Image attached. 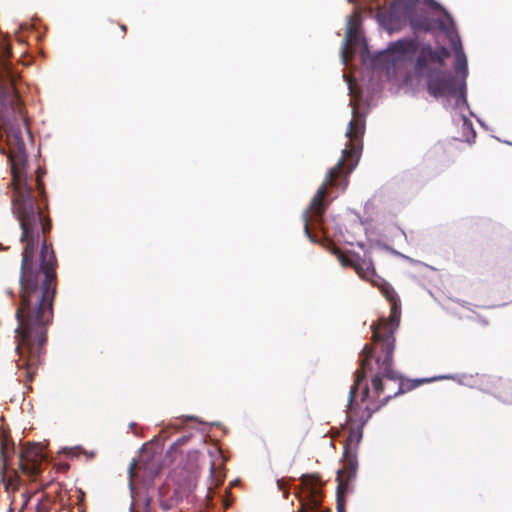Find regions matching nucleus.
Segmentation results:
<instances>
[{"label": "nucleus", "mask_w": 512, "mask_h": 512, "mask_svg": "<svg viewBox=\"0 0 512 512\" xmlns=\"http://www.w3.org/2000/svg\"><path fill=\"white\" fill-rule=\"evenodd\" d=\"M450 56V51L446 47H440L435 50L430 44H423L415 62L414 72L423 73L427 68H443L444 61Z\"/></svg>", "instance_id": "4468645a"}, {"label": "nucleus", "mask_w": 512, "mask_h": 512, "mask_svg": "<svg viewBox=\"0 0 512 512\" xmlns=\"http://www.w3.org/2000/svg\"><path fill=\"white\" fill-rule=\"evenodd\" d=\"M343 460L344 468L337 471L336 480L338 485L336 493L346 495L350 491V481L355 478L358 468L356 451L350 448L349 445L344 446Z\"/></svg>", "instance_id": "2eb2a0df"}, {"label": "nucleus", "mask_w": 512, "mask_h": 512, "mask_svg": "<svg viewBox=\"0 0 512 512\" xmlns=\"http://www.w3.org/2000/svg\"><path fill=\"white\" fill-rule=\"evenodd\" d=\"M353 118L348 123L346 137L349 145L342 151V157L326 175L325 181L318 188L311 200L310 206L303 211L304 232L312 243H318L319 238L314 233L321 231L324 222V212L328 203L324 202L327 186L344 190L348 184V175L355 169L362 151V137L365 131V120L352 106Z\"/></svg>", "instance_id": "f03ea898"}, {"label": "nucleus", "mask_w": 512, "mask_h": 512, "mask_svg": "<svg viewBox=\"0 0 512 512\" xmlns=\"http://www.w3.org/2000/svg\"><path fill=\"white\" fill-rule=\"evenodd\" d=\"M343 78L344 80L346 81V84H347V88H348V91H349V94L354 97L355 96V89H354V85H353V81L351 78H348L346 76V74L344 73L343 74Z\"/></svg>", "instance_id": "a878e982"}, {"label": "nucleus", "mask_w": 512, "mask_h": 512, "mask_svg": "<svg viewBox=\"0 0 512 512\" xmlns=\"http://www.w3.org/2000/svg\"><path fill=\"white\" fill-rule=\"evenodd\" d=\"M381 292L391 304V313L388 320H383L382 322L384 331L372 326L373 340L381 343V350L384 353L383 359L380 357L376 358L378 373L372 378V386L377 395H380L384 391L383 377L392 381L401 379V376L392 368L395 348L393 333L400 323L401 302L398 294L389 283H383Z\"/></svg>", "instance_id": "20e7f679"}, {"label": "nucleus", "mask_w": 512, "mask_h": 512, "mask_svg": "<svg viewBox=\"0 0 512 512\" xmlns=\"http://www.w3.org/2000/svg\"><path fill=\"white\" fill-rule=\"evenodd\" d=\"M190 438H191V435H186V436H182V437L178 438L175 442L172 443L170 449L175 450V449L181 447L182 445L187 443Z\"/></svg>", "instance_id": "b1692460"}, {"label": "nucleus", "mask_w": 512, "mask_h": 512, "mask_svg": "<svg viewBox=\"0 0 512 512\" xmlns=\"http://www.w3.org/2000/svg\"><path fill=\"white\" fill-rule=\"evenodd\" d=\"M225 494L226 495H220L219 497H220L222 505L225 508H229L231 506L232 502H233V499L230 497L229 489L225 490Z\"/></svg>", "instance_id": "393cba45"}, {"label": "nucleus", "mask_w": 512, "mask_h": 512, "mask_svg": "<svg viewBox=\"0 0 512 512\" xmlns=\"http://www.w3.org/2000/svg\"><path fill=\"white\" fill-rule=\"evenodd\" d=\"M506 143H507L508 145H512V142H508V141H507Z\"/></svg>", "instance_id": "ea45409f"}, {"label": "nucleus", "mask_w": 512, "mask_h": 512, "mask_svg": "<svg viewBox=\"0 0 512 512\" xmlns=\"http://www.w3.org/2000/svg\"><path fill=\"white\" fill-rule=\"evenodd\" d=\"M14 450H15V448H14L13 443L12 444L5 443V442L2 443L1 452H2V456L5 461H8L12 457Z\"/></svg>", "instance_id": "4be33fe9"}, {"label": "nucleus", "mask_w": 512, "mask_h": 512, "mask_svg": "<svg viewBox=\"0 0 512 512\" xmlns=\"http://www.w3.org/2000/svg\"><path fill=\"white\" fill-rule=\"evenodd\" d=\"M7 293H8L9 295H12V294H13L12 290H7Z\"/></svg>", "instance_id": "e433bc0d"}, {"label": "nucleus", "mask_w": 512, "mask_h": 512, "mask_svg": "<svg viewBox=\"0 0 512 512\" xmlns=\"http://www.w3.org/2000/svg\"><path fill=\"white\" fill-rule=\"evenodd\" d=\"M360 22L356 16L348 18V26L345 37L340 48V58L343 65H347L348 55L351 52L354 55L357 47L361 48V56L363 61L369 56L368 44L360 34Z\"/></svg>", "instance_id": "9b49d317"}, {"label": "nucleus", "mask_w": 512, "mask_h": 512, "mask_svg": "<svg viewBox=\"0 0 512 512\" xmlns=\"http://www.w3.org/2000/svg\"><path fill=\"white\" fill-rule=\"evenodd\" d=\"M369 396V388L367 385L362 390V401H365Z\"/></svg>", "instance_id": "cd10ccee"}, {"label": "nucleus", "mask_w": 512, "mask_h": 512, "mask_svg": "<svg viewBox=\"0 0 512 512\" xmlns=\"http://www.w3.org/2000/svg\"><path fill=\"white\" fill-rule=\"evenodd\" d=\"M477 121L482 127L486 128L484 122H482L479 118H477Z\"/></svg>", "instance_id": "2f4dec72"}, {"label": "nucleus", "mask_w": 512, "mask_h": 512, "mask_svg": "<svg viewBox=\"0 0 512 512\" xmlns=\"http://www.w3.org/2000/svg\"><path fill=\"white\" fill-rule=\"evenodd\" d=\"M121 30L125 31V30H126V26H125V25H122V26H121Z\"/></svg>", "instance_id": "c9c22d12"}, {"label": "nucleus", "mask_w": 512, "mask_h": 512, "mask_svg": "<svg viewBox=\"0 0 512 512\" xmlns=\"http://www.w3.org/2000/svg\"><path fill=\"white\" fill-rule=\"evenodd\" d=\"M349 2H353V0H348Z\"/></svg>", "instance_id": "a19ab883"}, {"label": "nucleus", "mask_w": 512, "mask_h": 512, "mask_svg": "<svg viewBox=\"0 0 512 512\" xmlns=\"http://www.w3.org/2000/svg\"><path fill=\"white\" fill-rule=\"evenodd\" d=\"M302 489L295 488V495L301 503L298 512H325L321 506L319 478L304 474L300 478Z\"/></svg>", "instance_id": "9d476101"}, {"label": "nucleus", "mask_w": 512, "mask_h": 512, "mask_svg": "<svg viewBox=\"0 0 512 512\" xmlns=\"http://www.w3.org/2000/svg\"><path fill=\"white\" fill-rule=\"evenodd\" d=\"M209 485L207 487L206 500L212 505L216 489L220 487L225 479V473L221 467H217L214 461H210Z\"/></svg>", "instance_id": "f3484780"}, {"label": "nucleus", "mask_w": 512, "mask_h": 512, "mask_svg": "<svg viewBox=\"0 0 512 512\" xmlns=\"http://www.w3.org/2000/svg\"><path fill=\"white\" fill-rule=\"evenodd\" d=\"M13 184V214L22 230L21 242L25 243L19 278L20 304L16 310L17 366L32 379L46 343L47 326L53 318L57 260L52 245L43 240L39 266H34L40 234L50 232L51 220L36 205L32 188L20 172H13Z\"/></svg>", "instance_id": "f257e3e1"}, {"label": "nucleus", "mask_w": 512, "mask_h": 512, "mask_svg": "<svg viewBox=\"0 0 512 512\" xmlns=\"http://www.w3.org/2000/svg\"><path fill=\"white\" fill-rule=\"evenodd\" d=\"M11 55L10 42L6 35L0 33V128L18 138L20 131L15 126L19 121L26 122V119L15 89L19 74L10 62Z\"/></svg>", "instance_id": "7ed1b4c3"}, {"label": "nucleus", "mask_w": 512, "mask_h": 512, "mask_svg": "<svg viewBox=\"0 0 512 512\" xmlns=\"http://www.w3.org/2000/svg\"><path fill=\"white\" fill-rule=\"evenodd\" d=\"M367 410V415L366 417H362L361 420H360V423L358 424V426L356 428H351L350 431H349V435H348V438H347V441H346V444L345 445H349L350 448H352V444L354 443L355 446H357L361 440H362V437H363V427L365 426V424L367 423L368 419L371 417V412L369 411L368 408H366Z\"/></svg>", "instance_id": "6ab92c4d"}, {"label": "nucleus", "mask_w": 512, "mask_h": 512, "mask_svg": "<svg viewBox=\"0 0 512 512\" xmlns=\"http://www.w3.org/2000/svg\"><path fill=\"white\" fill-rule=\"evenodd\" d=\"M129 486H130L131 492H133V485H132V481H130Z\"/></svg>", "instance_id": "f704fd0d"}, {"label": "nucleus", "mask_w": 512, "mask_h": 512, "mask_svg": "<svg viewBox=\"0 0 512 512\" xmlns=\"http://www.w3.org/2000/svg\"><path fill=\"white\" fill-rule=\"evenodd\" d=\"M418 78H425L427 83L428 93L435 98H444L447 101L451 97L455 98L453 109L460 110L463 107L469 109L467 101V88L465 89V103H460V97L462 95V89L460 87V81L448 70L434 67L427 68V71L423 73H415ZM471 116H474L472 111H469Z\"/></svg>", "instance_id": "39448f33"}, {"label": "nucleus", "mask_w": 512, "mask_h": 512, "mask_svg": "<svg viewBox=\"0 0 512 512\" xmlns=\"http://www.w3.org/2000/svg\"><path fill=\"white\" fill-rule=\"evenodd\" d=\"M411 10V0H394L388 10L377 12L376 19L379 26L391 35L407 25Z\"/></svg>", "instance_id": "1a4fd4ad"}, {"label": "nucleus", "mask_w": 512, "mask_h": 512, "mask_svg": "<svg viewBox=\"0 0 512 512\" xmlns=\"http://www.w3.org/2000/svg\"><path fill=\"white\" fill-rule=\"evenodd\" d=\"M373 356V348L365 345L360 353V369L355 372L354 384L351 386L347 404V421L353 422L355 407L358 406L356 397L360 384L366 377V372L371 369V358Z\"/></svg>", "instance_id": "f8f14e48"}, {"label": "nucleus", "mask_w": 512, "mask_h": 512, "mask_svg": "<svg viewBox=\"0 0 512 512\" xmlns=\"http://www.w3.org/2000/svg\"><path fill=\"white\" fill-rule=\"evenodd\" d=\"M167 493L168 491L164 487L159 490V504L164 511H169L177 506V501L170 500Z\"/></svg>", "instance_id": "412c9836"}, {"label": "nucleus", "mask_w": 512, "mask_h": 512, "mask_svg": "<svg viewBox=\"0 0 512 512\" xmlns=\"http://www.w3.org/2000/svg\"><path fill=\"white\" fill-rule=\"evenodd\" d=\"M237 482H238L237 480H236V481H234V482H231V484H230V485H231V486H233V485H235Z\"/></svg>", "instance_id": "4c0bfd02"}, {"label": "nucleus", "mask_w": 512, "mask_h": 512, "mask_svg": "<svg viewBox=\"0 0 512 512\" xmlns=\"http://www.w3.org/2000/svg\"><path fill=\"white\" fill-rule=\"evenodd\" d=\"M467 109L466 107H463L460 110H456L459 114L460 120L462 121V135L465 138V141L468 143H471L474 141L476 137V132L473 128V124L470 121V119L464 114V110Z\"/></svg>", "instance_id": "aec40b11"}, {"label": "nucleus", "mask_w": 512, "mask_h": 512, "mask_svg": "<svg viewBox=\"0 0 512 512\" xmlns=\"http://www.w3.org/2000/svg\"><path fill=\"white\" fill-rule=\"evenodd\" d=\"M412 10L408 23L413 31L414 38L420 32L432 31L438 28V20L443 17L445 9L434 0H411Z\"/></svg>", "instance_id": "0eeeda50"}, {"label": "nucleus", "mask_w": 512, "mask_h": 512, "mask_svg": "<svg viewBox=\"0 0 512 512\" xmlns=\"http://www.w3.org/2000/svg\"><path fill=\"white\" fill-rule=\"evenodd\" d=\"M63 451H64L65 453H68V452H70V451H71V449H70V448H67V447H64V448H63Z\"/></svg>", "instance_id": "473e14b6"}, {"label": "nucleus", "mask_w": 512, "mask_h": 512, "mask_svg": "<svg viewBox=\"0 0 512 512\" xmlns=\"http://www.w3.org/2000/svg\"><path fill=\"white\" fill-rule=\"evenodd\" d=\"M422 45L416 38L404 37L388 44L375 57V64L383 63L387 68L400 63H414L420 53Z\"/></svg>", "instance_id": "6e6552de"}, {"label": "nucleus", "mask_w": 512, "mask_h": 512, "mask_svg": "<svg viewBox=\"0 0 512 512\" xmlns=\"http://www.w3.org/2000/svg\"><path fill=\"white\" fill-rule=\"evenodd\" d=\"M438 29L447 36L451 44V48L454 51V70L456 74L454 76L460 81V87L462 89V95L459 102L465 103V89L467 87L466 79L468 76L467 57L463 50L460 36L456 30L455 21L448 11H445L443 17L438 20Z\"/></svg>", "instance_id": "423d86ee"}, {"label": "nucleus", "mask_w": 512, "mask_h": 512, "mask_svg": "<svg viewBox=\"0 0 512 512\" xmlns=\"http://www.w3.org/2000/svg\"><path fill=\"white\" fill-rule=\"evenodd\" d=\"M277 484H278V487H279L280 490H282L283 492H286V487L284 486V482L283 481L278 480Z\"/></svg>", "instance_id": "7c9ffc66"}, {"label": "nucleus", "mask_w": 512, "mask_h": 512, "mask_svg": "<svg viewBox=\"0 0 512 512\" xmlns=\"http://www.w3.org/2000/svg\"><path fill=\"white\" fill-rule=\"evenodd\" d=\"M403 257H404L405 259H407V260L411 261V262H414V260H413V259H411V258H409V256H404V255H403Z\"/></svg>", "instance_id": "72a5a7b5"}, {"label": "nucleus", "mask_w": 512, "mask_h": 512, "mask_svg": "<svg viewBox=\"0 0 512 512\" xmlns=\"http://www.w3.org/2000/svg\"><path fill=\"white\" fill-rule=\"evenodd\" d=\"M198 466L191 462L187 468L182 469L175 477V489L171 495H167L170 500H176L179 505L184 499L188 498L196 488L198 480Z\"/></svg>", "instance_id": "ddd939ff"}, {"label": "nucleus", "mask_w": 512, "mask_h": 512, "mask_svg": "<svg viewBox=\"0 0 512 512\" xmlns=\"http://www.w3.org/2000/svg\"><path fill=\"white\" fill-rule=\"evenodd\" d=\"M442 379H455V377L452 375H440V376H436V377H432V378L414 379V380L408 381L407 383H404L403 381H401L399 383L397 392H395L394 395H388L385 398V402H387L389 399H391L393 397H396V396L401 395L407 391L417 388L422 383H429L432 381L442 380Z\"/></svg>", "instance_id": "a211bd4d"}, {"label": "nucleus", "mask_w": 512, "mask_h": 512, "mask_svg": "<svg viewBox=\"0 0 512 512\" xmlns=\"http://www.w3.org/2000/svg\"><path fill=\"white\" fill-rule=\"evenodd\" d=\"M339 260H340L341 265L344 266V267H348L349 266V267L353 268V263H357V261H353V260H351L349 258L342 257V256L339 257Z\"/></svg>", "instance_id": "bb28decb"}, {"label": "nucleus", "mask_w": 512, "mask_h": 512, "mask_svg": "<svg viewBox=\"0 0 512 512\" xmlns=\"http://www.w3.org/2000/svg\"><path fill=\"white\" fill-rule=\"evenodd\" d=\"M2 249H3V245H2V243H0V250H2Z\"/></svg>", "instance_id": "58836bf2"}, {"label": "nucleus", "mask_w": 512, "mask_h": 512, "mask_svg": "<svg viewBox=\"0 0 512 512\" xmlns=\"http://www.w3.org/2000/svg\"><path fill=\"white\" fill-rule=\"evenodd\" d=\"M135 464H136L135 460H133V462L130 464V467H129V474H130L131 479L133 478V469H134Z\"/></svg>", "instance_id": "c756f323"}, {"label": "nucleus", "mask_w": 512, "mask_h": 512, "mask_svg": "<svg viewBox=\"0 0 512 512\" xmlns=\"http://www.w3.org/2000/svg\"><path fill=\"white\" fill-rule=\"evenodd\" d=\"M179 420L180 421H190V420H197V418L194 416H184V417L180 418Z\"/></svg>", "instance_id": "c85d7f7f"}, {"label": "nucleus", "mask_w": 512, "mask_h": 512, "mask_svg": "<svg viewBox=\"0 0 512 512\" xmlns=\"http://www.w3.org/2000/svg\"><path fill=\"white\" fill-rule=\"evenodd\" d=\"M336 502H337V512H346L345 506V495L344 494H337L336 493Z\"/></svg>", "instance_id": "5701e85b"}, {"label": "nucleus", "mask_w": 512, "mask_h": 512, "mask_svg": "<svg viewBox=\"0 0 512 512\" xmlns=\"http://www.w3.org/2000/svg\"><path fill=\"white\" fill-rule=\"evenodd\" d=\"M353 268L362 279L369 280L372 285L378 286L380 289L383 283H387L376 275L375 268L371 260L358 259L357 263H353Z\"/></svg>", "instance_id": "dca6fc26"}]
</instances>
